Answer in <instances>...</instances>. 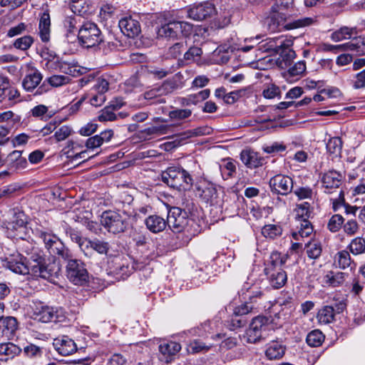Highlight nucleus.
<instances>
[{
  "label": "nucleus",
  "mask_w": 365,
  "mask_h": 365,
  "mask_svg": "<svg viewBox=\"0 0 365 365\" xmlns=\"http://www.w3.org/2000/svg\"><path fill=\"white\" fill-rule=\"evenodd\" d=\"M5 266L16 274H31L50 282H54L61 271L58 263L53 262L46 264L45 258L38 255H33L29 263L26 262V259L19 253L10 255L6 259Z\"/></svg>",
  "instance_id": "1"
},
{
  "label": "nucleus",
  "mask_w": 365,
  "mask_h": 365,
  "mask_svg": "<svg viewBox=\"0 0 365 365\" xmlns=\"http://www.w3.org/2000/svg\"><path fill=\"white\" fill-rule=\"evenodd\" d=\"M129 202L125 205L123 202H116L118 211L106 210L101 216V224L110 233L114 235L124 232L128 227L130 212L125 207H129Z\"/></svg>",
  "instance_id": "2"
},
{
  "label": "nucleus",
  "mask_w": 365,
  "mask_h": 365,
  "mask_svg": "<svg viewBox=\"0 0 365 365\" xmlns=\"http://www.w3.org/2000/svg\"><path fill=\"white\" fill-rule=\"evenodd\" d=\"M168 225L174 233H184L190 239L200 232L196 222L188 218L186 211L178 207H172L168 213Z\"/></svg>",
  "instance_id": "3"
},
{
  "label": "nucleus",
  "mask_w": 365,
  "mask_h": 365,
  "mask_svg": "<svg viewBox=\"0 0 365 365\" xmlns=\"http://www.w3.org/2000/svg\"><path fill=\"white\" fill-rule=\"evenodd\" d=\"M199 165L192 162V168L187 170L180 167H170L162 173V180L170 187L178 190H186L193 184V176L199 174L197 169Z\"/></svg>",
  "instance_id": "4"
},
{
  "label": "nucleus",
  "mask_w": 365,
  "mask_h": 365,
  "mask_svg": "<svg viewBox=\"0 0 365 365\" xmlns=\"http://www.w3.org/2000/svg\"><path fill=\"white\" fill-rule=\"evenodd\" d=\"M268 49L279 54L276 60L277 65L282 69H287L296 57L295 51L292 48L293 40L285 36H279L269 40Z\"/></svg>",
  "instance_id": "5"
},
{
  "label": "nucleus",
  "mask_w": 365,
  "mask_h": 365,
  "mask_svg": "<svg viewBox=\"0 0 365 365\" xmlns=\"http://www.w3.org/2000/svg\"><path fill=\"white\" fill-rule=\"evenodd\" d=\"M36 233L42 240L46 250L51 255L58 256L63 259H68L72 257L69 249L65 246L56 235L43 230H36Z\"/></svg>",
  "instance_id": "6"
},
{
  "label": "nucleus",
  "mask_w": 365,
  "mask_h": 365,
  "mask_svg": "<svg viewBox=\"0 0 365 365\" xmlns=\"http://www.w3.org/2000/svg\"><path fill=\"white\" fill-rule=\"evenodd\" d=\"M270 258L271 261L264 268V274L270 285L274 289H279L287 282V273L282 267L283 262L282 259H279L278 253H272Z\"/></svg>",
  "instance_id": "7"
},
{
  "label": "nucleus",
  "mask_w": 365,
  "mask_h": 365,
  "mask_svg": "<svg viewBox=\"0 0 365 365\" xmlns=\"http://www.w3.org/2000/svg\"><path fill=\"white\" fill-rule=\"evenodd\" d=\"M65 260L67 261L66 274L68 279L75 285L86 284L89 276L84 262L72 257Z\"/></svg>",
  "instance_id": "8"
},
{
  "label": "nucleus",
  "mask_w": 365,
  "mask_h": 365,
  "mask_svg": "<svg viewBox=\"0 0 365 365\" xmlns=\"http://www.w3.org/2000/svg\"><path fill=\"white\" fill-rule=\"evenodd\" d=\"M270 329L269 317L259 315L252 319L245 333L247 342L256 344L263 337V334Z\"/></svg>",
  "instance_id": "9"
},
{
  "label": "nucleus",
  "mask_w": 365,
  "mask_h": 365,
  "mask_svg": "<svg viewBox=\"0 0 365 365\" xmlns=\"http://www.w3.org/2000/svg\"><path fill=\"white\" fill-rule=\"evenodd\" d=\"M78 38L87 48L93 47L103 42L101 32L97 25L88 21L84 23L78 30Z\"/></svg>",
  "instance_id": "10"
},
{
  "label": "nucleus",
  "mask_w": 365,
  "mask_h": 365,
  "mask_svg": "<svg viewBox=\"0 0 365 365\" xmlns=\"http://www.w3.org/2000/svg\"><path fill=\"white\" fill-rule=\"evenodd\" d=\"M192 30V25L185 21H170L158 30V36L163 38H175L179 34L184 36L189 35Z\"/></svg>",
  "instance_id": "11"
},
{
  "label": "nucleus",
  "mask_w": 365,
  "mask_h": 365,
  "mask_svg": "<svg viewBox=\"0 0 365 365\" xmlns=\"http://www.w3.org/2000/svg\"><path fill=\"white\" fill-rule=\"evenodd\" d=\"M63 317L61 309L47 305L37 306L33 312L34 319L43 323L60 322Z\"/></svg>",
  "instance_id": "12"
},
{
  "label": "nucleus",
  "mask_w": 365,
  "mask_h": 365,
  "mask_svg": "<svg viewBox=\"0 0 365 365\" xmlns=\"http://www.w3.org/2000/svg\"><path fill=\"white\" fill-rule=\"evenodd\" d=\"M216 13V9L213 4L206 1L194 5L187 10V17L195 21H203Z\"/></svg>",
  "instance_id": "13"
},
{
  "label": "nucleus",
  "mask_w": 365,
  "mask_h": 365,
  "mask_svg": "<svg viewBox=\"0 0 365 365\" xmlns=\"http://www.w3.org/2000/svg\"><path fill=\"white\" fill-rule=\"evenodd\" d=\"M293 180L288 175H276L269 180V187L272 192L282 195L292 192Z\"/></svg>",
  "instance_id": "14"
},
{
  "label": "nucleus",
  "mask_w": 365,
  "mask_h": 365,
  "mask_svg": "<svg viewBox=\"0 0 365 365\" xmlns=\"http://www.w3.org/2000/svg\"><path fill=\"white\" fill-rule=\"evenodd\" d=\"M26 216L23 212L14 211L12 217L6 225L8 234L12 237H21L19 233L26 228Z\"/></svg>",
  "instance_id": "15"
},
{
  "label": "nucleus",
  "mask_w": 365,
  "mask_h": 365,
  "mask_svg": "<svg viewBox=\"0 0 365 365\" xmlns=\"http://www.w3.org/2000/svg\"><path fill=\"white\" fill-rule=\"evenodd\" d=\"M342 182V175L335 170L325 173L322 178V187L324 192L332 194L339 189Z\"/></svg>",
  "instance_id": "16"
},
{
  "label": "nucleus",
  "mask_w": 365,
  "mask_h": 365,
  "mask_svg": "<svg viewBox=\"0 0 365 365\" xmlns=\"http://www.w3.org/2000/svg\"><path fill=\"white\" fill-rule=\"evenodd\" d=\"M118 26L122 33L129 38L137 36L141 31L139 21L130 16L121 19Z\"/></svg>",
  "instance_id": "17"
},
{
  "label": "nucleus",
  "mask_w": 365,
  "mask_h": 365,
  "mask_svg": "<svg viewBox=\"0 0 365 365\" xmlns=\"http://www.w3.org/2000/svg\"><path fill=\"white\" fill-rule=\"evenodd\" d=\"M56 350L62 356H69L77 351V345L74 341L67 336L56 339L53 342Z\"/></svg>",
  "instance_id": "18"
},
{
  "label": "nucleus",
  "mask_w": 365,
  "mask_h": 365,
  "mask_svg": "<svg viewBox=\"0 0 365 365\" xmlns=\"http://www.w3.org/2000/svg\"><path fill=\"white\" fill-rule=\"evenodd\" d=\"M287 70L283 73L284 78L290 82H294L301 78L305 73L307 66L304 61H299L294 63H292Z\"/></svg>",
  "instance_id": "19"
},
{
  "label": "nucleus",
  "mask_w": 365,
  "mask_h": 365,
  "mask_svg": "<svg viewBox=\"0 0 365 365\" xmlns=\"http://www.w3.org/2000/svg\"><path fill=\"white\" fill-rule=\"evenodd\" d=\"M289 307L283 308L280 304V309L274 308V314L269 318L270 329L281 327L287 319H289L292 310L290 303L287 304Z\"/></svg>",
  "instance_id": "20"
},
{
  "label": "nucleus",
  "mask_w": 365,
  "mask_h": 365,
  "mask_svg": "<svg viewBox=\"0 0 365 365\" xmlns=\"http://www.w3.org/2000/svg\"><path fill=\"white\" fill-rule=\"evenodd\" d=\"M240 160L246 167L256 168L263 165L264 158L252 150H243L240 153Z\"/></svg>",
  "instance_id": "21"
},
{
  "label": "nucleus",
  "mask_w": 365,
  "mask_h": 365,
  "mask_svg": "<svg viewBox=\"0 0 365 365\" xmlns=\"http://www.w3.org/2000/svg\"><path fill=\"white\" fill-rule=\"evenodd\" d=\"M181 349V346L175 341L163 342L159 346V351L161 354V359L166 363L170 362L173 356Z\"/></svg>",
  "instance_id": "22"
},
{
  "label": "nucleus",
  "mask_w": 365,
  "mask_h": 365,
  "mask_svg": "<svg viewBox=\"0 0 365 365\" xmlns=\"http://www.w3.org/2000/svg\"><path fill=\"white\" fill-rule=\"evenodd\" d=\"M38 35L43 42H48L51 37V17L48 10L40 15L38 23Z\"/></svg>",
  "instance_id": "23"
},
{
  "label": "nucleus",
  "mask_w": 365,
  "mask_h": 365,
  "mask_svg": "<svg viewBox=\"0 0 365 365\" xmlns=\"http://www.w3.org/2000/svg\"><path fill=\"white\" fill-rule=\"evenodd\" d=\"M113 136V131L112 130H106L101 132L99 135H96L90 137L86 140V146L88 149H95L104 143L109 142Z\"/></svg>",
  "instance_id": "24"
},
{
  "label": "nucleus",
  "mask_w": 365,
  "mask_h": 365,
  "mask_svg": "<svg viewBox=\"0 0 365 365\" xmlns=\"http://www.w3.org/2000/svg\"><path fill=\"white\" fill-rule=\"evenodd\" d=\"M173 84L171 81H165L161 86L145 92L143 94L144 98L146 100H155L154 103H160L164 102V101L159 97L164 93L169 92L168 88L173 89L174 86Z\"/></svg>",
  "instance_id": "25"
},
{
  "label": "nucleus",
  "mask_w": 365,
  "mask_h": 365,
  "mask_svg": "<svg viewBox=\"0 0 365 365\" xmlns=\"http://www.w3.org/2000/svg\"><path fill=\"white\" fill-rule=\"evenodd\" d=\"M146 227L153 233H158L163 231L168 225V220H165L157 215L148 217L145 220Z\"/></svg>",
  "instance_id": "26"
},
{
  "label": "nucleus",
  "mask_w": 365,
  "mask_h": 365,
  "mask_svg": "<svg viewBox=\"0 0 365 365\" xmlns=\"http://www.w3.org/2000/svg\"><path fill=\"white\" fill-rule=\"evenodd\" d=\"M42 74L36 69L31 70L24 77L22 86L27 91H33L39 85L42 81Z\"/></svg>",
  "instance_id": "27"
},
{
  "label": "nucleus",
  "mask_w": 365,
  "mask_h": 365,
  "mask_svg": "<svg viewBox=\"0 0 365 365\" xmlns=\"http://www.w3.org/2000/svg\"><path fill=\"white\" fill-rule=\"evenodd\" d=\"M21 352V349L14 343L0 344V361H6L14 359Z\"/></svg>",
  "instance_id": "28"
},
{
  "label": "nucleus",
  "mask_w": 365,
  "mask_h": 365,
  "mask_svg": "<svg viewBox=\"0 0 365 365\" xmlns=\"http://www.w3.org/2000/svg\"><path fill=\"white\" fill-rule=\"evenodd\" d=\"M285 346L279 341H271L267 344L265 356L269 360L281 359L285 353Z\"/></svg>",
  "instance_id": "29"
},
{
  "label": "nucleus",
  "mask_w": 365,
  "mask_h": 365,
  "mask_svg": "<svg viewBox=\"0 0 365 365\" xmlns=\"http://www.w3.org/2000/svg\"><path fill=\"white\" fill-rule=\"evenodd\" d=\"M334 263L341 269L350 268L351 270L354 269L356 264L351 259L349 252L347 250H341L338 252L334 257Z\"/></svg>",
  "instance_id": "30"
},
{
  "label": "nucleus",
  "mask_w": 365,
  "mask_h": 365,
  "mask_svg": "<svg viewBox=\"0 0 365 365\" xmlns=\"http://www.w3.org/2000/svg\"><path fill=\"white\" fill-rule=\"evenodd\" d=\"M297 232L292 233V236L296 240H299V237H307L312 234L313 227L308 219L297 220Z\"/></svg>",
  "instance_id": "31"
},
{
  "label": "nucleus",
  "mask_w": 365,
  "mask_h": 365,
  "mask_svg": "<svg viewBox=\"0 0 365 365\" xmlns=\"http://www.w3.org/2000/svg\"><path fill=\"white\" fill-rule=\"evenodd\" d=\"M261 295L262 292L258 291L256 292V294L250 297V302H246L245 304L235 308L233 312L234 314L243 317L244 315L250 313L254 309H255L253 304L257 302V298L260 297Z\"/></svg>",
  "instance_id": "32"
},
{
  "label": "nucleus",
  "mask_w": 365,
  "mask_h": 365,
  "mask_svg": "<svg viewBox=\"0 0 365 365\" xmlns=\"http://www.w3.org/2000/svg\"><path fill=\"white\" fill-rule=\"evenodd\" d=\"M333 306H324L319 309L317 319L320 324H329L334 321Z\"/></svg>",
  "instance_id": "33"
},
{
  "label": "nucleus",
  "mask_w": 365,
  "mask_h": 365,
  "mask_svg": "<svg viewBox=\"0 0 365 365\" xmlns=\"http://www.w3.org/2000/svg\"><path fill=\"white\" fill-rule=\"evenodd\" d=\"M356 34V27L342 26L331 34V38L334 41L337 42L346 39H349L354 34Z\"/></svg>",
  "instance_id": "34"
},
{
  "label": "nucleus",
  "mask_w": 365,
  "mask_h": 365,
  "mask_svg": "<svg viewBox=\"0 0 365 365\" xmlns=\"http://www.w3.org/2000/svg\"><path fill=\"white\" fill-rule=\"evenodd\" d=\"M79 19L74 15L66 16L63 21V28L66 31V36L69 41V38H74L77 31L76 25Z\"/></svg>",
  "instance_id": "35"
},
{
  "label": "nucleus",
  "mask_w": 365,
  "mask_h": 365,
  "mask_svg": "<svg viewBox=\"0 0 365 365\" xmlns=\"http://www.w3.org/2000/svg\"><path fill=\"white\" fill-rule=\"evenodd\" d=\"M347 249L354 255L365 254V239L361 237L352 239L347 246Z\"/></svg>",
  "instance_id": "36"
},
{
  "label": "nucleus",
  "mask_w": 365,
  "mask_h": 365,
  "mask_svg": "<svg viewBox=\"0 0 365 365\" xmlns=\"http://www.w3.org/2000/svg\"><path fill=\"white\" fill-rule=\"evenodd\" d=\"M282 234V228L279 225L269 224L265 225L262 228V235L271 240L280 237Z\"/></svg>",
  "instance_id": "37"
},
{
  "label": "nucleus",
  "mask_w": 365,
  "mask_h": 365,
  "mask_svg": "<svg viewBox=\"0 0 365 365\" xmlns=\"http://www.w3.org/2000/svg\"><path fill=\"white\" fill-rule=\"evenodd\" d=\"M305 249L306 253L309 259H317L322 255V245L318 241L314 240L309 242L306 244Z\"/></svg>",
  "instance_id": "38"
},
{
  "label": "nucleus",
  "mask_w": 365,
  "mask_h": 365,
  "mask_svg": "<svg viewBox=\"0 0 365 365\" xmlns=\"http://www.w3.org/2000/svg\"><path fill=\"white\" fill-rule=\"evenodd\" d=\"M347 274L344 272H330L324 277L325 282L332 287H338L343 284Z\"/></svg>",
  "instance_id": "39"
},
{
  "label": "nucleus",
  "mask_w": 365,
  "mask_h": 365,
  "mask_svg": "<svg viewBox=\"0 0 365 365\" xmlns=\"http://www.w3.org/2000/svg\"><path fill=\"white\" fill-rule=\"evenodd\" d=\"M341 45L343 46L342 51H350L354 52L356 55L363 53L365 49V44L364 43V41L358 38Z\"/></svg>",
  "instance_id": "40"
},
{
  "label": "nucleus",
  "mask_w": 365,
  "mask_h": 365,
  "mask_svg": "<svg viewBox=\"0 0 365 365\" xmlns=\"http://www.w3.org/2000/svg\"><path fill=\"white\" fill-rule=\"evenodd\" d=\"M317 22L316 17H301L288 23L286 27L289 29H294L309 26Z\"/></svg>",
  "instance_id": "41"
},
{
  "label": "nucleus",
  "mask_w": 365,
  "mask_h": 365,
  "mask_svg": "<svg viewBox=\"0 0 365 365\" xmlns=\"http://www.w3.org/2000/svg\"><path fill=\"white\" fill-rule=\"evenodd\" d=\"M324 336L319 329H315L309 332L307 336V343L309 346L317 347L320 346L324 341Z\"/></svg>",
  "instance_id": "42"
},
{
  "label": "nucleus",
  "mask_w": 365,
  "mask_h": 365,
  "mask_svg": "<svg viewBox=\"0 0 365 365\" xmlns=\"http://www.w3.org/2000/svg\"><path fill=\"white\" fill-rule=\"evenodd\" d=\"M344 222V219L341 215H334L328 222L327 228L331 232H336L341 228Z\"/></svg>",
  "instance_id": "43"
},
{
  "label": "nucleus",
  "mask_w": 365,
  "mask_h": 365,
  "mask_svg": "<svg viewBox=\"0 0 365 365\" xmlns=\"http://www.w3.org/2000/svg\"><path fill=\"white\" fill-rule=\"evenodd\" d=\"M34 43V38L31 36H24L15 40L13 43L14 48L21 50H28Z\"/></svg>",
  "instance_id": "44"
},
{
  "label": "nucleus",
  "mask_w": 365,
  "mask_h": 365,
  "mask_svg": "<svg viewBox=\"0 0 365 365\" xmlns=\"http://www.w3.org/2000/svg\"><path fill=\"white\" fill-rule=\"evenodd\" d=\"M115 110L109 105L106 106L101 110V113L98 117L99 121L106 122L117 120V114L115 113Z\"/></svg>",
  "instance_id": "45"
},
{
  "label": "nucleus",
  "mask_w": 365,
  "mask_h": 365,
  "mask_svg": "<svg viewBox=\"0 0 365 365\" xmlns=\"http://www.w3.org/2000/svg\"><path fill=\"white\" fill-rule=\"evenodd\" d=\"M296 220L308 219L310 216V204L307 202L299 204L295 209Z\"/></svg>",
  "instance_id": "46"
},
{
  "label": "nucleus",
  "mask_w": 365,
  "mask_h": 365,
  "mask_svg": "<svg viewBox=\"0 0 365 365\" xmlns=\"http://www.w3.org/2000/svg\"><path fill=\"white\" fill-rule=\"evenodd\" d=\"M108 81L104 78H98L96 80L95 83L93 86L91 91L105 95V93L108 91Z\"/></svg>",
  "instance_id": "47"
},
{
  "label": "nucleus",
  "mask_w": 365,
  "mask_h": 365,
  "mask_svg": "<svg viewBox=\"0 0 365 365\" xmlns=\"http://www.w3.org/2000/svg\"><path fill=\"white\" fill-rule=\"evenodd\" d=\"M70 9L74 14L82 16L87 12L86 0H71Z\"/></svg>",
  "instance_id": "48"
},
{
  "label": "nucleus",
  "mask_w": 365,
  "mask_h": 365,
  "mask_svg": "<svg viewBox=\"0 0 365 365\" xmlns=\"http://www.w3.org/2000/svg\"><path fill=\"white\" fill-rule=\"evenodd\" d=\"M197 190L200 192V197L206 201L212 200L217 194V190L212 184H208L202 188L198 187Z\"/></svg>",
  "instance_id": "49"
},
{
  "label": "nucleus",
  "mask_w": 365,
  "mask_h": 365,
  "mask_svg": "<svg viewBox=\"0 0 365 365\" xmlns=\"http://www.w3.org/2000/svg\"><path fill=\"white\" fill-rule=\"evenodd\" d=\"M342 142L340 138L334 137L330 138L327 143V149L331 154H337L341 152Z\"/></svg>",
  "instance_id": "50"
},
{
  "label": "nucleus",
  "mask_w": 365,
  "mask_h": 365,
  "mask_svg": "<svg viewBox=\"0 0 365 365\" xmlns=\"http://www.w3.org/2000/svg\"><path fill=\"white\" fill-rule=\"evenodd\" d=\"M93 251H96L101 255H107L110 245L108 242L101 240L99 239H94L92 240Z\"/></svg>",
  "instance_id": "51"
},
{
  "label": "nucleus",
  "mask_w": 365,
  "mask_h": 365,
  "mask_svg": "<svg viewBox=\"0 0 365 365\" xmlns=\"http://www.w3.org/2000/svg\"><path fill=\"white\" fill-rule=\"evenodd\" d=\"M72 128L68 125H62L54 133L56 142H61L68 138L72 133Z\"/></svg>",
  "instance_id": "52"
},
{
  "label": "nucleus",
  "mask_w": 365,
  "mask_h": 365,
  "mask_svg": "<svg viewBox=\"0 0 365 365\" xmlns=\"http://www.w3.org/2000/svg\"><path fill=\"white\" fill-rule=\"evenodd\" d=\"M345 234L349 236L356 235L359 230V225L356 220H349L343 225Z\"/></svg>",
  "instance_id": "53"
},
{
  "label": "nucleus",
  "mask_w": 365,
  "mask_h": 365,
  "mask_svg": "<svg viewBox=\"0 0 365 365\" xmlns=\"http://www.w3.org/2000/svg\"><path fill=\"white\" fill-rule=\"evenodd\" d=\"M228 323L230 329L235 330L238 328H241L245 326L247 324V320L244 317L233 314Z\"/></svg>",
  "instance_id": "54"
},
{
  "label": "nucleus",
  "mask_w": 365,
  "mask_h": 365,
  "mask_svg": "<svg viewBox=\"0 0 365 365\" xmlns=\"http://www.w3.org/2000/svg\"><path fill=\"white\" fill-rule=\"evenodd\" d=\"M71 78L69 76L54 75L48 78V82L51 86L58 87L68 83Z\"/></svg>",
  "instance_id": "55"
},
{
  "label": "nucleus",
  "mask_w": 365,
  "mask_h": 365,
  "mask_svg": "<svg viewBox=\"0 0 365 365\" xmlns=\"http://www.w3.org/2000/svg\"><path fill=\"white\" fill-rule=\"evenodd\" d=\"M262 150L266 153L275 154L284 151L286 150V146L283 143L274 142L270 145H264Z\"/></svg>",
  "instance_id": "56"
},
{
  "label": "nucleus",
  "mask_w": 365,
  "mask_h": 365,
  "mask_svg": "<svg viewBox=\"0 0 365 365\" xmlns=\"http://www.w3.org/2000/svg\"><path fill=\"white\" fill-rule=\"evenodd\" d=\"M192 114L190 109H175L170 111L169 116L174 120H184L189 118Z\"/></svg>",
  "instance_id": "57"
},
{
  "label": "nucleus",
  "mask_w": 365,
  "mask_h": 365,
  "mask_svg": "<svg viewBox=\"0 0 365 365\" xmlns=\"http://www.w3.org/2000/svg\"><path fill=\"white\" fill-rule=\"evenodd\" d=\"M88 96H90L89 102L91 105L95 107L101 106L106 101V96L101 93L90 91Z\"/></svg>",
  "instance_id": "58"
},
{
  "label": "nucleus",
  "mask_w": 365,
  "mask_h": 365,
  "mask_svg": "<svg viewBox=\"0 0 365 365\" xmlns=\"http://www.w3.org/2000/svg\"><path fill=\"white\" fill-rule=\"evenodd\" d=\"M294 193L299 200L312 199L313 195V191L309 187H298L294 190Z\"/></svg>",
  "instance_id": "59"
},
{
  "label": "nucleus",
  "mask_w": 365,
  "mask_h": 365,
  "mask_svg": "<svg viewBox=\"0 0 365 365\" xmlns=\"http://www.w3.org/2000/svg\"><path fill=\"white\" fill-rule=\"evenodd\" d=\"M0 322H2L3 327L9 333H13L17 328V321L14 317H7L4 318L3 317V319H1Z\"/></svg>",
  "instance_id": "60"
},
{
  "label": "nucleus",
  "mask_w": 365,
  "mask_h": 365,
  "mask_svg": "<svg viewBox=\"0 0 365 365\" xmlns=\"http://www.w3.org/2000/svg\"><path fill=\"white\" fill-rule=\"evenodd\" d=\"M202 54V50L197 46L190 47L184 54V59L187 62L193 61L195 57H199Z\"/></svg>",
  "instance_id": "61"
},
{
  "label": "nucleus",
  "mask_w": 365,
  "mask_h": 365,
  "mask_svg": "<svg viewBox=\"0 0 365 365\" xmlns=\"http://www.w3.org/2000/svg\"><path fill=\"white\" fill-rule=\"evenodd\" d=\"M209 347L205 345L204 343L196 340L191 342L187 348L188 351L192 354L198 353L202 351H207Z\"/></svg>",
  "instance_id": "62"
},
{
  "label": "nucleus",
  "mask_w": 365,
  "mask_h": 365,
  "mask_svg": "<svg viewBox=\"0 0 365 365\" xmlns=\"http://www.w3.org/2000/svg\"><path fill=\"white\" fill-rule=\"evenodd\" d=\"M133 269L134 267L133 266L130 267L128 264L122 262L121 263H119L116 267L115 272L117 274H120L121 277H128L132 273Z\"/></svg>",
  "instance_id": "63"
},
{
  "label": "nucleus",
  "mask_w": 365,
  "mask_h": 365,
  "mask_svg": "<svg viewBox=\"0 0 365 365\" xmlns=\"http://www.w3.org/2000/svg\"><path fill=\"white\" fill-rule=\"evenodd\" d=\"M81 250L86 256H91L93 254L92 240L84 238L78 245Z\"/></svg>",
  "instance_id": "64"
}]
</instances>
